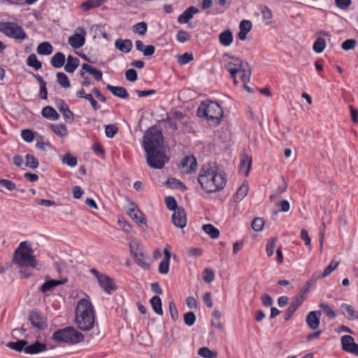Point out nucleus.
I'll return each mask as SVG.
<instances>
[{
    "mask_svg": "<svg viewBox=\"0 0 358 358\" xmlns=\"http://www.w3.org/2000/svg\"><path fill=\"white\" fill-rule=\"evenodd\" d=\"M164 138L161 131L156 127L149 128L143 137V148L146 152V161L149 166L161 169L169 158L163 150Z\"/></svg>",
    "mask_w": 358,
    "mask_h": 358,
    "instance_id": "nucleus-1",
    "label": "nucleus"
},
{
    "mask_svg": "<svg viewBox=\"0 0 358 358\" xmlns=\"http://www.w3.org/2000/svg\"><path fill=\"white\" fill-rule=\"evenodd\" d=\"M197 180L203 191L215 193L224 188L227 178L224 171L216 164L208 163L200 169Z\"/></svg>",
    "mask_w": 358,
    "mask_h": 358,
    "instance_id": "nucleus-2",
    "label": "nucleus"
},
{
    "mask_svg": "<svg viewBox=\"0 0 358 358\" xmlns=\"http://www.w3.org/2000/svg\"><path fill=\"white\" fill-rule=\"evenodd\" d=\"M76 322L83 331L90 330L94 324V311L92 304L87 299H80L77 305Z\"/></svg>",
    "mask_w": 358,
    "mask_h": 358,
    "instance_id": "nucleus-3",
    "label": "nucleus"
},
{
    "mask_svg": "<svg viewBox=\"0 0 358 358\" xmlns=\"http://www.w3.org/2000/svg\"><path fill=\"white\" fill-rule=\"evenodd\" d=\"M33 252L28 242H21L14 252L13 264L20 268H35L36 266V260Z\"/></svg>",
    "mask_w": 358,
    "mask_h": 358,
    "instance_id": "nucleus-4",
    "label": "nucleus"
},
{
    "mask_svg": "<svg viewBox=\"0 0 358 358\" xmlns=\"http://www.w3.org/2000/svg\"><path fill=\"white\" fill-rule=\"evenodd\" d=\"M197 114L200 117H205L210 124L217 126L220 123L223 110L218 103L206 101L199 106Z\"/></svg>",
    "mask_w": 358,
    "mask_h": 358,
    "instance_id": "nucleus-5",
    "label": "nucleus"
},
{
    "mask_svg": "<svg viewBox=\"0 0 358 358\" xmlns=\"http://www.w3.org/2000/svg\"><path fill=\"white\" fill-rule=\"evenodd\" d=\"M52 339L57 342H64L71 345L79 343L84 340L83 334L71 327L56 331Z\"/></svg>",
    "mask_w": 358,
    "mask_h": 358,
    "instance_id": "nucleus-6",
    "label": "nucleus"
},
{
    "mask_svg": "<svg viewBox=\"0 0 358 358\" xmlns=\"http://www.w3.org/2000/svg\"><path fill=\"white\" fill-rule=\"evenodd\" d=\"M0 32L18 43L27 38V34L23 28L15 22H0Z\"/></svg>",
    "mask_w": 358,
    "mask_h": 358,
    "instance_id": "nucleus-7",
    "label": "nucleus"
},
{
    "mask_svg": "<svg viewBox=\"0 0 358 358\" xmlns=\"http://www.w3.org/2000/svg\"><path fill=\"white\" fill-rule=\"evenodd\" d=\"M90 272L95 276V278L98 280L100 287L107 294H111L112 292L115 291L117 289V287L113 280L108 275L99 273L95 268H91Z\"/></svg>",
    "mask_w": 358,
    "mask_h": 358,
    "instance_id": "nucleus-8",
    "label": "nucleus"
},
{
    "mask_svg": "<svg viewBox=\"0 0 358 358\" xmlns=\"http://www.w3.org/2000/svg\"><path fill=\"white\" fill-rule=\"evenodd\" d=\"M224 57H227L231 59V61L225 64V68L229 72L231 77L234 79V83H236V78L237 73L238 71H241L244 66L243 62L240 58L231 56L228 53H224Z\"/></svg>",
    "mask_w": 358,
    "mask_h": 358,
    "instance_id": "nucleus-9",
    "label": "nucleus"
},
{
    "mask_svg": "<svg viewBox=\"0 0 358 358\" xmlns=\"http://www.w3.org/2000/svg\"><path fill=\"white\" fill-rule=\"evenodd\" d=\"M86 30L80 27L76 29V32L69 38V45L74 49H78L84 45L85 42Z\"/></svg>",
    "mask_w": 358,
    "mask_h": 358,
    "instance_id": "nucleus-10",
    "label": "nucleus"
},
{
    "mask_svg": "<svg viewBox=\"0 0 358 358\" xmlns=\"http://www.w3.org/2000/svg\"><path fill=\"white\" fill-rule=\"evenodd\" d=\"M180 169L182 173L185 174L195 173L197 169L196 157L194 155H188L182 158L180 161Z\"/></svg>",
    "mask_w": 358,
    "mask_h": 358,
    "instance_id": "nucleus-11",
    "label": "nucleus"
},
{
    "mask_svg": "<svg viewBox=\"0 0 358 358\" xmlns=\"http://www.w3.org/2000/svg\"><path fill=\"white\" fill-rule=\"evenodd\" d=\"M342 349L348 353L358 357V344L355 342L352 336L345 335L341 339Z\"/></svg>",
    "mask_w": 358,
    "mask_h": 358,
    "instance_id": "nucleus-12",
    "label": "nucleus"
},
{
    "mask_svg": "<svg viewBox=\"0 0 358 358\" xmlns=\"http://www.w3.org/2000/svg\"><path fill=\"white\" fill-rule=\"evenodd\" d=\"M171 218H172V222L176 227L182 229L186 226V223H187L186 214L182 208H177L173 212Z\"/></svg>",
    "mask_w": 358,
    "mask_h": 358,
    "instance_id": "nucleus-13",
    "label": "nucleus"
},
{
    "mask_svg": "<svg viewBox=\"0 0 358 358\" xmlns=\"http://www.w3.org/2000/svg\"><path fill=\"white\" fill-rule=\"evenodd\" d=\"M127 214L138 225L146 224V220L143 213L135 204H132V207L129 209Z\"/></svg>",
    "mask_w": 358,
    "mask_h": 358,
    "instance_id": "nucleus-14",
    "label": "nucleus"
},
{
    "mask_svg": "<svg viewBox=\"0 0 358 358\" xmlns=\"http://www.w3.org/2000/svg\"><path fill=\"white\" fill-rule=\"evenodd\" d=\"M86 73L92 75L97 81L101 80L102 79L103 74L101 71L96 69L95 67L88 64L84 63L82 64V69L80 71V75L81 77L85 78Z\"/></svg>",
    "mask_w": 358,
    "mask_h": 358,
    "instance_id": "nucleus-15",
    "label": "nucleus"
},
{
    "mask_svg": "<svg viewBox=\"0 0 358 358\" xmlns=\"http://www.w3.org/2000/svg\"><path fill=\"white\" fill-rule=\"evenodd\" d=\"M321 311L315 310L310 312L306 316V322L311 329H317L320 324Z\"/></svg>",
    "mask_w": 358,
    "mask_h": 358,
    "instance_id": "nucleus-16",
    "label": "nucleus"
},
{
    "mask_svg": "<svg viewBox=\"0 0 358 358\" xmlns=\"http://www.w3.org/2000/svg\"><path fill=\"white\" fill-rule=\"evenodd\" d=\"M55 106L62 113L64 118L66 121L72 122L73 120V113L69 109L67 104L64 100L58 99L55 101Z\"/></svg>",
    "mask_w": 358,
    "mask_h": 358,
    "instance_id": "nucleus-17",
    "label": "nucleus"
},
{
    "mask_svg": "<svg viewBox=\"0 0 358 358\" xmlns=\"http://www.w3.org/2000/svg\"><path fill=\"white\" fill-rule=\"evenodd\" d=\"M29 320L32 326L38 329H42L46 327L43 317L38 312L32 311L29 315Z\"/></svg>",
    "mask_w": 358,
    "mask_h": 358,
    "instance_id": "nucleus-18",
    "label": "nucleus"
},
{
    "mask_svg": "<svg viewBox=\"0 0 358 358\" xmlns=\"http://www.w3.org/2000/svg\"><path fill=\"white\" fill-rule=\"evenodd\" d=\"M199 12V9L194 6L187 8L178 17V22L180 24H185L193 17V15Z\"/></svg>",
    "mask_w": 358,
    "mask_h": 358,
    "instance_id": "nucleus-19",
    "label": "nucleus"
},
{
    "mask_svg": "<svg viewBox=\"0 0 358 358\" xmlns=\"http://www.w3.org/2000/svg\"><path fill=\"white\" fill-rule=\"evenodd\" d=\"M46 350L47 347L45 344L36 341L34 343L29 345H28L27 344L24 348V352L26 354L34 355L40 353L41 352H44Z\"/></svg>",
    "mask_w": 358,
    "mask_h": 358,
    "instance_id": "nucleus-20",
    "label": "nucleus"
},
{
    "mask_svg": "<svg viewBox=\"0 0 358 358\" xmlns=\"http://www.w3.org/2000/svg\"><path fill=\"white\" fill-rule=\"evenodd\" d=\"M302 303V296H295L287 309V312L284 316L285 320H288Z\"/></svg>",
    "mask_w": 358,
    "mask_h": 358,
    "instance_id": "nucleus-21",
    "label": "nucleus"
},
{
    "mask_svg": "<svg viewBox=\"0 0 358 358\" xmlns=\"http://www.w3.org/2000/svg\"><path fill=\"white\" fill-rule=\"evenodd\" d=\"M115 47L122 52L128 53L131 50L132 42L129 39L118 38L115 42Z\"/></svg>",
    "mask_w": 358,
    "mask_h": 358,
    "instance_id": "nucleus-22",
    "label": "nucleus"
},
{
    "mask_svg": "<svg viewBox=\"0 0 358 358\" xmlns=\"http://www.w3.org/2000/svg\"><path fill=\"white\" fill-rule=\"evenodd\" d=\"M252 165V157L248 155H243L240 162L239 171L244 176H247L250 171Z\"/></svg>",
    "mask_w": 358,
    "mask_h": 358,
    "instance_id": "nucleus-23",
    "label": "nucleus"
},
{
    "mask_svg": "<svg viewBox=\"0 0 358 358\" xmlns=\"http://www.w3.org/2000/svg\"><path fill=\"white\" fill-rule=\"evenodd\" d=\"M66 280H46L40 287V291L43 293L51 291L54 287L63 285Z\"/></svg>",
    "mask_w": 358,
    "mask_h": 358,
    "instance_id": "nucleus-24",
    "label": "nucleus"
},
{
    "mask_svg": "<svg viewBox=\"0 0 358 358\" xmlns=\"http://www.w3.org/2000/svg\"><path fill=\"white\" fill-rule=\"evenodd\" d=\"M134 262L143 269L150 267V259L145 257L142 252H136L134 255Z\"/></svg>",
    "mask_w": 358,
    "mask_h": 358,
    "instance_id": "nucleus-25",
    "label": "nucleus"
},
{
    "mask_svg": "<svg viewBox=\"0 0 358 358\" xmlns=\"http://www.w3.org/2000/svg\"><path fill=\"white\" fill-rule=\"evenodd\" d=\"M106 89L117 97L127 99L129 96L127 90L123 87L108 85Z\"/></svg>",
    "mask_w": 358,
    "mask_h": 358,
    "instance_id": "nucleus-26",
    "label": "nucleus"
},
{
    "mask_svg": "<svg viewBox=\"0 0 358 358\" xmlns=\"http://www.w3.org/2000/svg\"><path fill=\"white\" fill-rule=\"evenodd\" d=\"M342 314L348 315V318L350 320L358 319V311H357L353 306L347 303H342L341 305Z\"/></svg>",
    "mask_w": 358,
    "mask_h": 358,
    "instance_id": "nucleus-27",
    "label": "nucleus"
},
{
    "mask_svg": "<svg viewBox=\"0 0 358 358\" xmlns=\"http://www.w3.org/2000/svg\"><path fill=\"white\" fill-rule=\"evenodd\" d=\"M233 34L229 30H225L219 35V41L220 44L224 47L229 46L233 42Z\"/></svg>",
    "mask_w": 358,
    "mask_h": 358,
    "instance_id": "nucleus-28",
    "label": "nucleus"
},
{
    "mask_svg": "<svg viewBox=\"0 0 358 358\" xmlns=\"http://www.w3.org/2000/svg\"><path fill=\"white\" fill-rule=\"evenodd\" d=\"M41 115L43 117L50 120H57L59 115L52 106H45L41 110Z\"/></svg>",
    "mask_w": 358,
    "mask_h": 358,
    "instance_id": "nucleus-29",
    "label": "nucleus"
},
{
    "mask_svg": "<svg viewBox=\"0 0 358 358\" xmlns=\"http://www.w3.org/2000/svg\"><path fill=\"white\" fill-rule=\"evenodd\" d=\"M80 64V60L77 57L69 55L64 69L68 73H73Z\"/></svg>",
    "mask_w": 358,
    "mask_h": 358,
    "instance_id": "nucleus-30",
    "label": "nucleus"
},
{
    "mask_svg": "<svg viewBox=\"0 0 358 358\" xmlns=\"http://www.w3.org/2000/svg\"><path fill=\"white\" fill-rule=\"evenodd\" d=\"M65 63V55L62 52H57L51 58V65L57 69L62 68Z\"/></svg>",
    "mask_w": 358,
    "mask_h": 358,
    "instance_id": "nucleus-31",
    "label": "nucleus"
},
{
    "mask_svg": "<svg viewBox=\"0 0 358 358\" xmlns=\"http://www.w3.org/2000/svg\"><path fill=\"white\" fill-rule=\"evenodd\" d=\"M107 0H87L82 3L81 8L83 10L87 11L90 9L98 8Z\"/></svg>",
    "mask_w": 358,
    "mask_h": 358,
    "instance_id": "nucleus-32",
    "label": "nucleus"
},
{
    "mask_svg": "<svg viewBox=\"0 0 358 358\" xmlns=\"http://www.w3.org/2000/svg\"><path fill=\"white\" fill-rule=\"evenodd\" d=\"M150 303L154 312L159 315H162V303L160 297L158 296L152 297L150 300Z\"/></svg>",
    "mask_w": 358,
    "mask_h": 358,
    "instance_id": "nucleus-33",
    "label": "nucleus"
},
{
    "mask_svg": "<svg viewBox=\"0 0 358 358\" xmlns=\"http://www.w3.org/2000/svg\"><path fill=\"white\" fill-rule=\"evenodd\" d=\"M28 344V342L25 340H19L15 342H8L6 344V346L11 350H15L17 352H24V348L26 345Z\"/></svg>",
    "mask_w": 358,
    "mask_h": 358,
    "instance_id": "nucleus-34",
    "label": "nucleus"
},
{
    "mask_svg": "<svg viewBox=\"0 0 358 358\" xmlns=\"http://www.w3.org/2000/svg\"><path fill=\"white\" fill-rule=\"evenodd\" d=\"M52 50L53 48L49 42H43L37 47V52L41 55H50Z\"/></svg>",
    "mask_w": 358,
    "mask_h": 358,
    "instance_id": "nucleus-35",
    "label": "nucleus"
},
{
    "mask_svg": "<svg viewBox=\"0 0 358 358\" xmlns=\"http://www.w3.org/2000/svg\"><path fill=\"white\" fill-rule=\"evenodd\" d=\"M248 185H241L234 196V201L239 202L243 200L248 194Z\"/></svg>",
    "mask_w": 358,
    "mask_h": 358,
    "instance_id": "nucleus-36",
    "label": "nucleus"
},
{
    "mask_svg": "<svg viewBox=\"0 0 358 358\" xmlns=\"http://www.w3.org/2000/svg\"><path fill=\"white\" fill-rule=\"evenodd\" d=\"M203 230L212 238H217L220 236V231L211 224L203 225Z\"/></svg>",
    "mask_w": 358,
    "mask_h": 358,
    "instance_id": "nucleus-37",
    "label": "nucleus"
},
{
    "mask_svg": "<svg viewBox=\"0 0 358 358\" xmlns=\"http://www.w3.org/2000/svg\"><path fill=\"white\" fill-rule=\"evenodd\" d=\"M57 83L63 88H69L71 83L68 76L63 72H59L56 75Z\"/></svg>",
    "mask_w": 358,
    "mask_h": 358,
    "instance_id": "nucleus-38",
    "label": "nucleus"
},
{
    "mask_svg": "<svg viewBox=\"0 0 358 358\" xmlns=\"http://www.w3.org/2000/svg\"><path fill=\"white\" fill-rule=\"evenodd\" d=\"M27 65L34 68L35 70H39L42 67V64L38 60L35 54H31L27 60Z\"/></svg>",
    "mask_w": 358,
    "mask_h": 358,
    "instance_id": "nucleus-39",
    "label": "nucleus"
},
{
    "mask_svg": "<svg viewBox=\"0 0 358 358\" xmlns=\"http://www.w3.org/2000/svg\"><path fill=\"white\" fill-rule=\"evenodd\" d=\"M62 163L70 167H74L78 164L77 158L71 153L65 154L62 157Z\"/></svg>",
    "mask_w": 358,
    "mask_h": 358,
    "instance_id": "nucleus-40",
    "label": "nucleus"
},
{
    "mask_svg": "<svg viewBox=\"0 0 358 358\" xmlns=\"http://www.w3.org/2000/svg\"><path fill=\"white\" fill-rule=\"evenodd\" d=\"M339 263L338 262L332 261L327 267L324 269V272L319 275H317L315 278H324L331 274L332 271H334L338 266Z\"/></svg>",
    "mask_w": 358,
    "mask_h": 358,
    "instance_id": "nucleus-41",
    "label": "nucleus"
},
{
    "mask_svg": "<svg viewBox=\"0 0 358 358\" xmlns=\"http://www.w3.org/2000/svg\"><path fill=\"white\" fill-rule=\"evenodd\" d=\"M51 129L55 134L60 137H64L68 134L67 128L64 124H52Z\"/></svg>",
    "mask_w": 358,
    "mask_h": 358,
    "instance_id": "nucleus-42",
    "label": "nucleus"
},
{
    "mask_svg": "<svg viewBox=\"0 0 358 358\" xmlns=\"http://www.w3.org/2000/svg\"><path fill=\"white\" fill-rule=\"evenodd\" d=\"M198 354L203 358H216L217 353L215 351H212L207 347H203L198 351Z\"/></svg>",
    "mask_w": 358,
    "mask_h": 358,
    "instance_id": "nucleus-43",
    "label": "nucleus"
},
{
    "mask_svg": "<svg viewBox=\"0 0 358 358\" xmlns=\"http://www.w3.org/2000/svg\"><path fill=\"white\" fill-rule=\"evenodd\" d=\"M315 280V275L309 279L306 283L304 285V286L301 289L299 294L296 296H302L303 301L304 300L306 296L309 293L310 289V286L312 283Z\"/></svg>",
    "mask_w": 358,
    "mask_h": 358,
    "instance_id": "nucleus-44",
    "label": "nucleus"
},
{
    "mask_svg": "<svg viewBox=\"0 0 358 358\" xmlns=\"http://www.w3.org/2000/svg\"><path fill=\"white\" fill-rule=\"evenodd\" d=\"M325 46H326L325 40L322 37H319L314 42L313 49L315 52L321 53L324 51Z\"/></svg>",
    "mask_w": 358,
    "mask_h": 358,
    "instance_id": "nucleus-45",
    "label": "nucleus"
},
{
    "mask_svg": "<svg viewBox=\"0 0 358 358\" xmlns=\"http://www.w3.org/2000/svg\"><path fill=\"white\" fill-rule=\"evenodd\" d=\"M282 184L279 185L275 190L274 193L270 196V200L273 201L276 196L285 193L287 189V183L285 180L284 178H282Z\"/></svg>",
    "mask_w": 358,
    "mask_h": 358,
    "instance_id": "nucleus-46",
    "label": "nucleus"
},
{
    "mask_svg": "<svg viewBox=\"0 0 358 358\" xmlns=\"http://www.w3.org/2000/svg\"><path fill=\"white\" fill-rule=\"evenodd\" d=\"M132 31L135 34L144 35L147 31V24L145 22H141L132 27Z\"/></svg>",
    "mask_w": 358,
    "mask_h": 358,
    "instance_id": "nucleus-47",
    "label": "nucleus"
},
{
    "mask_svg": "<svg viewBox=\"0 0 358 358\" xmlns=\"http://www.w3.org/2000/svg\"><path fill=\"white\" fill-rule=\"evenodd\" d=\"M25 165L27 167L36 169L38 166V162L34 155L27 154L25 156Z\"/></svg>",
    "mask_w": 358,
    "mask_h": 358,
    "instance_id": "nucleus-48",
    "label": "nucleus"
},
{
    "mask_svg": "<svg viewBox=\"0 0 358 358\" xmlns=\"http://www.w3.org/2000/svg\"><path fill=\"white\" fill-rule=\"evenodd\" d=\"M194 59L193 55L192 53L185 52L182 55L178 56V62L180 65H185Z\"/></svg>",
    "mask_w": 358,
    "mask_h": 358,
    "instance_id": "nucleus-49",
    "label": "nucleus"
},
{
    "mask_svg": "<svg viewBox=\"0 0 358 358\" xmlns=\"http://www.w3.org/2000/svg\"><path fill=\"white\" fill-rule=\"evenodd\" d=\"M214 271L209 268H206L203 273V279L206 283H210L214 280Z\"/></svg>",
    "mask_w": 358,
    "mask_h": 358,
    "instance_id": "nucleus-50",
    "label": "nucleus"
},
{
    "mask_svg": "<svg viewBox=\"0 0 358 358\" xmlns=\"http://www.w3.org/2000/svg\"><path fill=\"white\" fill-rule=\"evenodd\" d=\"M319 306L323 310L327 317L331 319H334L336 317L335 312L331 308V307L327 303H320Z\"/></svg>",
    "mask_w": 358,
    "mask_h": 358,
    "instance_id": "nucleus-51",
    "label": "nucleus"
},
{
    "mask_svg": "<svg viewBox=\"0 0 358 358\" xmlns=\"http://www.w3.org/2000/svg\"><path fill=\"white\" fill-rule=\"evenodd\" d=\"M185 324L188 327H192L196 321V316L193 312H188L183 317Z\"/></svg>",
    "mask_w": 358,
    "mask_h": 358,
    "instance_id": "nucleus-52",
    "label": "nucleus"
},
{
    "mask_svg": "<svg viewBox=\"0 0 358 358\" xmlns=\"http://www.w3.org/2000/svg\"><path fill=\"white\" fill-rule=\"evenodd\" d=\"M275 244L276 239L274 238H272L268 241L266 243V251L268 257H271L273 255L275 248Z\"/></svg>",
    "mask_w": 358,
    "mask_h": 358,
    "instance_id": "nucleus-53",
    "label": "nucleus"
},
{
    "mask_svg": "<svg viewBox=\"0 0 358 358\" xmlns=\"http://www.w3.org/2000/svg\"><path fill=\"white\" fill-rule=\"evenodd\" d=\"M21 136H22V138L27 142V143H31L34 141V132L30 130V129H23L21 132Z\"/></svg>",
    "mask_w": 358,
    "mask_h": 358,
    "instance_id": "nucleus-54",
    "label": "nucleus"
},
{
    "mask_svg": "<svg viewBox=\"0 0 358 358\" xmlns=\"http://www.w3.org/2000/svg\"><path fill=\"white\" fill-rule=\"evenodd\" d=\"M264 225V221L261 217H256L252 222L251 226L252 229L256 231H260L263 229Z\"/></svg>",
    "mask_w": 358,
    "mask_h": 358,
    "instance_id": "nucleus-55",
    "label": "nucleus"
},
{
    "mask_svg": "<svg viewBox=\"0 0 358 358\" xmlns=\"http://www.w3.org/2000/svg\"><path fill=\"white\" fill-rule=\"evenodd\" d=\"M165 203L166 206V208L169 209L170 210L175 211L178 207L176 200L173 196H167L165 198Z\"/></svg>",
    "mask_w": 358,
    "mask_h": 358,
    "instance_id": "nucleus-56",
    "label": "nucleus"
},
{
    "mask_svg": "<svg viewBox=\"0 0 358 358\" xmlns=\"http://www.w3.org/2000/svg\"><path fill=\"white\" fill-rule=\"evenodd\" d=\"M0 185L3 186L9 191H13L16 189L15 183L8 179H0ZM0 191L2 190L0 189Z\"/></svg>",
    "mask_w": 358,
    "mask_h": 358,
    "instance_id": "nucleus-57",
    "label": "nucleus"
},
{
    "mask_svg": "<svg viewBox=\"0 0 358 358\" xmlns=\"http://www.w3.org/2000/svg\"><path fill=\"white\" fill-rule=\"evenodd\" d=\"M117 132V127L114 124H108L105 127V134L108 138H113Z\"/></svg>",
    "mask_w": 358,
    "mask_h": 358,
    "instance_id": "nucleus-58",
    "label": "nucleus"
},
{
    "mask_svg": "<svg viewBox=\"0 0 358 358\" xmlns=\"http://www.w3.org/2000/svg\"><path fill=\"white\" fill-rule=\"evenodd\" d=\"M166 184H167V186L170 187H180L183 189H186V186L185 185V184L176 178H168L167 181H166Z\"/></svg>",
    "mask_w": 358,
    "mask_h": 358,
    "instance_id": "nucleus-59",
    "label": "nucleus"
},
{
    "mask_svg": "<svg viewBox=\"0 0 358 358\" xmlns=\"http://www.w3.org/2000/svg\"><path fill=\"white\" fill-rule=\"evenodd\" d=\"M177 40L180 43H185L190 40L191 35L185 31H179L176 35Z\"/></svg>",
    "mask_w": 358,
    "mask_h": 358,
    "instance_id": "nucleus-60",
    "label": "nucleus"
},
{
    "mask_svg": "<svg viewBox=\"0 0 358 358\" xmlns=\"http://www.w3.org/2000/svg\"><path fill=\"white\" fill-rule=\"evenodd\" d=\"M169 311L171 317L173 321L178 319V312L176 306L173 301H170L169 303Z\"/></svg>",
    "mask_w": 358,
    "mask_h": 358,
    "instance_id": "nucleus-61",
    "label": "nucleus"
},
{
    "mask_svg": "<svg viewBox=\"0 0 358 358\" xmlns=\"http://www.w3.org/2000/svg\"><path fill=\"white\" fill-rule=\"evenodd\" d=\"M240 72L241 73V78L242 81L244 83L249 82L250 78L251 76V70L250 69H246L243 66Z\"/></svg>",
    "mask_w": 358,
    "mask_h": 358,
    "instance_id": "nucleus-62",
    "label": "nucleus"
},
{
    "mask_svg": "<svg viewBox=\"0 0 358 358\" xmlns=\"http://www.w3.org/2000/svg\"><path fill=\"white\" fill-rule=\"evenodd\" d=\"M125 77L128 81L134 82L137 80L138 76L135 69H129L126 71Z\"/></svg>",
    "mask_w": 358,
    "mask_h": 358,
    "instance_id": "nucleus-63",
    "label": "nucleus"
},
{
    "mask_svg": "<svg viewBox=\"0 0 358 358\" xmlns=\"http://www.w3.org/2000/svg\"><path fill=\"white\" fill-rule=\"evenodd\" d=\"M260 11L262 14L263 18L265 20H270L273 17L271 9L266 6H261L259 7Z\"/></svg>",
    "mask_w": 358,
    "mask_h": 358,
    "instance_id": "nucleus-64",
    "label": "nucleus"
}]
</instances>
